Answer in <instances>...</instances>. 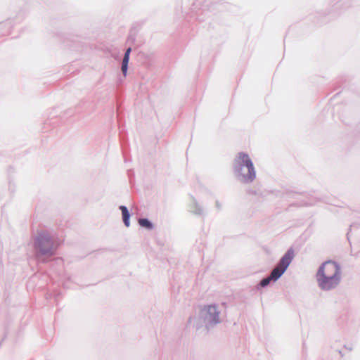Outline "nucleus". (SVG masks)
Listing matches in <instances>:
<instances>
[{"mask_svg":"<svg viewBox=\"0 0 360 360\" xmlns=\"http://www.w3.org/2000/svg\"><path fill=\"white\" fill-rule=\"evenodd\" d=\"M340 269L334 262H324L316 273L319 286L323 290H330L336 287L340 281Z\"/></svg>","mask_w":360,"mask_h":360,"instance_id":"nucleus-1","label":"nucleus"},{"mask_svg":"<svg viewBox=\"0 0 360 360\" xmlns=\"http://www.w3.org/2000/svg\"><path fill=\"white\" fill-rule=\"evenodd\" d=\"M234 169L245 181H252L256 177L253 163L249 155L239 153L235 159Z\"/></svg>","mask_w":360,"mask_h":360,"instance_id":"nucleus-2","label":"nucleus"},{"mask_svg":"<svg viewBox=\"0 0 360 360\" xmlns=\"http://www.w3.org/2000/svg\"><path fill=\"white\" fill-rule=\"evenodd\" d=\"M292 261V255L290 252H287L281 259L279 264L272 270L271 274L262 279L260 282L262 287H265L271 281H277L285 272Z\"/></svg>","mask_w":360,"mask_h":360,"instance_id":"nucleus-3","label":"nucleus"},{"mask_svg":"<svg viewBox=\"0 0 360 360\" xmlns=\"http://www.w3.org/2000/svg\"><path fill=\"white\" fill-rule=\"evenodd\" d=\"M58 244L49 235L39 236L36 241L35 246L41 255H51Z\"/></svg>","mask_w":360,"mask_h":360,"instance_id":"nucleus-4","label":"nucleus"},{"mask_svg":"<svg viewBox=\"0 0 360 360\" xmlns=\"http://www.w3.org/2000/svg\"><path fill=\"white\" fill-rule=\"evenodd\" d=\"M131 51V48H129L127 49L124 56V58H123V60H122V71L124 76L127 74V65H128V63H129V54H130Z\"/></svg>","mask_w":360,"mask_h":360,"instance_id":"nucleus-5","label":"nucleus"},{"mask_svg":"<svg viewBox=\"0 0 360 360\" xmlns=\"http://www.w3.org/2000/svg\"><path fill=\"white\" fill-rule=\"evenodd\" d=\"M120 210L122 211L123 221L127 227L129 226V213L127 208L125 206H120Z\"/></svg>","mask_w":360,"mask_h":360,"instance_id":"nucleus-6","label":"nucleus"},{"mask_svg":"<svg viewBox=\"0 0 360 360\" xmlns=\"http://www.w3.org/2000/svg\"><path fill=\"white\" fill-rule=\"evenodd\" d=\"M139 224H140V226L147 228L148 229H150L153 227L151 223L146 219H140L139 220Z\"/></svg>","mask_w":360,"mask_h":360,"instance_id":"nucleus-7","label":"nucleus"},{"mask_svg":"<svg viewBox=\"0 0 360 360\" xmlns=\"http://www.w3.org/2000/svg\"><path fill=\"white\" fill-rule=\"evenodd\" d=\"M207 311L210 314H212V319H215V315L217 314L215 307L210 306L207 307Z\"/></svg>","mask_w":360,"mask_h":360,"instance_id":"nucleus-8","label":"nucleus"}]
</instances>
